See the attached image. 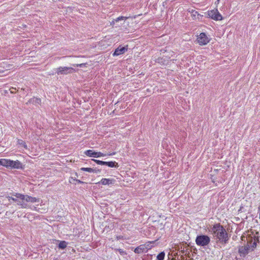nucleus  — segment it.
<instances>
[{
    "label": "nucleus",
    "instance_id": "obj_3",
    "mask_svg": "<svg viewBox=\"0 0 260 260\" xmlns=\"http://www.w3.org/2000/svg\"><path fill=\"white\" fill-rule=\"evenodd\" d=\"M4 166L7 168L17 169H23V165L22 163L18 160L14 161L8 159H4Z\"/></svg>",
    "mask_w": 260,
    "mask_h": 260
},
{
    "label": "nucleus",
    "instance_id": "obj_33",
    "mask_svg": "<svg viewBox=\"0 0 260 260\" xmlns=\"http://www.w3.org/2000/svg\"><path fill=\"white\" fill-rule=\"evenodd\" d=\"M95 169V171L93 172V173H98V172H100V170H96L95 169Z\"/></svg>",
    "mask_w": 260,
    "mask_h": 260
},
{
    "label": "nucleus",
    "instance_id": "obj_28",
    "mask_svg": "<svg viewBox=\"0 0 260 260\" xmlns=\"http://www.w3.org/2000/svg\"><path fill=\"white\" fill-rule=\"evenodd\" d=\"M4 159H0V166H4L3 163H4Z\"/></svg>",
    "mask_w": 260,
    "mask_h": 260
},
{
    "label": "nucleus",
    "instance_id": "obj_30",
    "mask_svg": "<svg viewBox=\"0 0 260 260\" xmlns=\"http://www.w3.org/2000/svg\"><path fill=\"white\" fill-rule=\"evenodd\" d=\"M115 153H116V152H113L112 153H107V154H107L106 156H111V155H115Z\"/></svg>",
    "mask_w": 260,
    "mask_h": 260
},
{
    "label": "nucleus",
    "instance_id": "obj_25",
    "mask_svg": "<svg viewBox=\"0 0 260 260\" xmlns=\"http://www.w3.org/2000/svg\"><path fill=\"white\" fill-rule=\"evenodd\" d=\"M10 92L11 93H15L16 92V88H14V87H11L10 89Z\"/></svg>",
    "mask_w": 260,
    "mask_h": 260
},
{
    "label": "nucleus",
    "instance_id": "obj_27",
    "mask_svg": "<svg viewBox=\"0 0 260 260\" xmlns=\"http://www.w3.org/2000/svg\"><path fill=\"white\" fill-rule=\"evenodd\" d=\"M16 202L17 203V205L21 206V207L22 208H25V207L21 202L18 201V202Z\"/></svg>",
    "mask_w": 260,
    "mask_h": 260
},
{
    "label": "nucleus",
    "instance_id": "obj_26",
    "mask_svg": "<svg viewBox=\"0 0 260 260\" xmlns=\"http://www.w3.org/2000/svg\"><path fill=\"white\" fill-rule=\"evenodd\" d=\"M191 13L192 15L193 16H195L196 14H198V12L194 10H192Z\"/></svg>",
    "mask_w": 260,
    "mask_h": 260
},
{
    "label": "nucleus",
    "instance_id": "obj_37",
    "mask_svg": "<svg viewBox=\"0 0 260 260\" xmlns=\"http://www.w3.org/2000/svg\"><path fill=\"white\" fill-rule=\"evenodd\" d=\"M180 252H181V253H184L185 251H184V250H181Z\"/></svg>",
    "mask_w": 260,
    "mask_h": 260
},
{
    "label": "nucleus",
    "instance_id": "obj_1",
    "mask_svg": "<svg viewBox=\"0 0 260 260\" xmlns=\"http://www.w3.org/2000/svg\"><path fill=\"white\" fill-rule=\"evenodd\" d=\"M215 240L222 244L228 243L229 237L224 227L220 223L214 224L210 230Z\"/></svg>",
    "mask_w": 260,
    "mask_h": 260
},
{
    "label": "nucleus",
    "instance_id": "obj_20",
    "mask_svg": "<svg viewBox=\"0 0 260 260\" xmlns=\"http://www.w3.org/2000/svg\"><path fill=\"white\" fill-rule=\"evenodd\" d=\"M18 142L19 144L21 145L23 147H24L25 148H27V146H26V144L25 142L24 141H23V140H18Z\"/></svg>",
    "mask_w": 260,
    "mask_h": 260
},
{
    "label": "nucleus",
    "instance_id": "obj_16",
    "mask_svg": "<svg viewBox=\"0 0 260 260\" xmlns=\"http://www.w3.org/2000/svg\"><path fill=\"white\" fill-rule=\"evenodd\" d=\"M12 195L16 197L17 198L22 200H25V195L19 193H13Z\"/></svg>",
    "mask_w": 260,
    "mask_h": 260
},
{
    "label": "nucleus",
    "instance_id": "obj_17",
    "mask_svg": "<svg viewBox=\"0 0 260 260\" xmlns=\"http://www.w3.org/2000/svg\"><path fill=\"white\" fill-rule=\"evenodd\" d=\"M165 256V253L164 251L160 252L156 257L157 260H164Z\"/></svg>",
    "mask_w": 260,
    "mask_h": 260
},
{
    "label": "nucleus",
    "instance_id": "obj_12",
    "mask_svg": "<svg viewBox=\"0 0 260 260\" xmlns=\"http://www.w3.org/2000/svg\"><path fill=\"white\" fill-rule=\"evenodd\" d=\"M28 102L29 103L35 105H40L41 103V100L40 98L34 97L33 98H31L30 99H29Z\"/></svg>",
    "mask_w": 260,
    "mask_h": 260
},
{
    "label": "nucleus",
    "instance_id": "obj_21",
    "mask_svg": "<svg viewBox=\"0 0 260 260\" xmlns=\"http://www.w3.org/2000/svg\"><path fill=\"white\" fill-rule=\"evenodd\" d=\"M106 155H107L106 154H104L101 152H96V158L102 157V156H105Z\"/></svg>",
    "mask_w": 260,
    "mask_h": 260
},
{
    "label": "nucleus",
    "instance_id": "obj_9",
    "mask_svg": "<svg viewBox=\"0 0 260 260\" xmlns=\"http://www.w3.org/2000/svg\"><path fill=\"white\" fill-rule=\"evenodd\" d=\"M134 252L136 253H138V254H141L144 252L146 253L147 252V248L145 245L142 244V245H140V246L137 247L135 249Z\"/></svg>",
    "mask_w": 260,
    "mask_h": 260
},
{
    "label": "nucleus",
    "instance_id": "obj_38",
    "mask_svg": "<svg viewBox=\"0 0 260 260\" xmlns=\"http://www.w3.org/2000/svg\"><path fill=\"white\" fill-rule=\"evenodd\" d=\"M75 175L76 176L78 177V174L77 173H75Z\"/></svg>",
    "mask_w": 260,
    "mask_h": 260
},
{
    "label": "nucleus",
    "instance_id": "obj_5",
    "mask_svg": "<svg viewBox=\"0 0 260 260\" xmlns=\"http://www.w3.org/2000/svg\"><path fill=\"white\" fill-rule=\"evenodd\" d=\"M209 17L214 20H221L222 19L221 15L217 9L209 11L208 12Z\"/></svg>",
    "mask_w": 260,
    "mask_h": 260
},
{
    "label": "nucleus",
    "instance_id": "obj_22",
    "mask_svg": "<svg viewBox=\"0 0 260 260\" xmlns=\"http://www.w3.org/2000/svg\"><path fill=\"white\" fill-rule=\"evenodd\" d=\"M126 18L125 17H123V16H120L118 18H117L116 19H115V21L116 22H118L120 20H125Z\"/></svg>",
    "mask_w": 260,
    "mask_h": 260
},
{
    "label": "nucleus",
    "instance_id": "obj_36",
    "mask_svg": "<svg viewBox=\"0 0 260 260\" xmlns=\"http://www.w3.org/2000/svg\"><path fill=\"white\" fill-rule=\"evenodd\" d=\"M119 251L120 252V253H122L123 252V250L122 249H119Z\"/></svg>",
    "mask_w": 260,
    "mask_h": 260
},
{
    "label": "nucleus",
    "instance_id": "obj_4",
    "mask_svg": "<svg viewBox=\"0 0 260 260\" xmlns=\"http://www.w3.org/2000/svg\"><path fill=\"white\" fill-rule=\"evenodd\" d=\"M75 72V70L71 67H60L56 69V73L59 75H67L69 74H72Z\"/></svg>",
    "mask_w": 260,
    "mask_h": 260
},
{
    "label": "nucleus",
    "instance_id": "obj_34",
    "mask_svg": "<svg viewBox=\"0 0 260 260\" xmlns=\"http://www.w3.org/2000/svg\"><path fill=\"white\" fill-rule=\"evenodd\" d=\"M258 212H259V218H260V205L258 207Z\"/></svg>",
    "mask_w": 260,
    "mask_h": 260
},
{
    "label": "nucleus",
    "instance_id": "obj_35",
    "mask_svg": "<svg viewBox=\"0 0 260 260\" xmlns=\"http://www.w3.org/2000/svg\"><path fill=\"white\" fill-rule=\"evenodd\" d=\"M185 255H187L188 257H190V256H189V252H188L187 253H186Z\"/></svg>",
    "mask_w": 260,
    "mask_h": 260
},
{
    "label": "nucleus",
    "instance_id": "obj_13",
    "mask_svg": "<svg viewBox=\"0 0 260 260\" xmlns=\"http://www.w3.org/2000/svg\"><path fill=\"white\" fill-rule=\"evenodd\" d=\"M84 154L88 156L96 158V152L92 150H87L84 152Z\"/></svg>",
    "mask_w": 260,
    "mask_h": 260
},
{
    "label": "nucleus",
    "instance_id": "obj_24",
    "mask_svg": "<svg viewBox=\"0 0 260 260\" xmlns=\"http://www.w3.org/2000/svg\"><path fill=\"white\" fill-rule=\"evenodd\" d=\"M7 198L8 199L9 201L12 200L15 202H18V200L12 197L8 196Z\"/></svg>",
    "mask_w": 260,
    "mask_h": 260
},
{
    "label": "nucleus",
    "instance_id": "obj_15",
    "mask_svg": "<svg viewBox=\"0 0 260 260\" xmlns=\"http://www.w3.org/2000/svg\"><path fill=\"white\" fill-rule=\"evenodd\" d=\"M68 245V243L65 241H60L58 245V247L60 249H64Z\"/></svg>",
    "mask_w": 260,
    "mask_h": 260
},
{
    "label": "nucleus",
    "instance_id": "obj_29",
    "mask_svg": "<svg viewBox=\"0 0 260 260\" xmlns=\"http://www.w3.org/2000/svg\"><path fill=\"white\" fill-rule=\"evenodd\" d=\"M78 183H79V184H84L85 182L81 181L80 180H79V179H77L76 180V181Z\"/></svg>",
    "mask_w": 260,
    "mask_h": 260
},
{
    "label": "nucleus",
    "instance_id": "obj_6",
    "mask_svg": "<svg viewBox=\"0 0 260 260\" xmlns=\"http://www.w3.org/2000/svg\"><path fill=\"white\" fill-rule=\"evenodd\" d=\"M197 41L200 45H206L210 41V39L205 32H202L198 36Z\"/></svg>",
    "mask_w": 260,
    "mask_h": 260
},
{
    "label": "nucleus",
    "instance_id": "obj_39",
    "mask_svg": "<svg viewBox=\"0 0 260 260\" xmlns=\"http://www.w3.org/2000/svg\"><path fill=\"white\" fill-rule=\"evenodd\" d=\"M0 73H3V71H1V70H0Z\"/></svg>",
    "mask_w": 260,
    "mask_h": 260
},
{
    "label": "nucleus",
    "instance_id": "obj_8",
    "mask_svg": "<svg viewBox=\"0 0 260 260\" xmlns=\"http://www.w3.org/2000/svg\"><path fill=\"white\" fill-rule=\"evenodd\" d=\"M249 249L250 246L249 245L245 246H239L238 252L241 256L245 257L248 253Z\"/></svg>",
    "mask_w": 260,
    "mask_h": 260
},
{
    "label": "nucleus",
    "instance_id": "obj_19",
    "mask_svg": "<svg viewBox=\"0 0 260 260\" xmlns=\"http://www.w3.org/2000/svg\"><path fill=\"white\" fill-rule=\"evenodd\" d=\"M91 160L95 162L98 165H105L106 164V161H104L102 160H97L95 159H91Z\"/></svg>",
    "mask_w": 260,
    "mask_h": 260
},
{
    "label": "nucleus",
    "instance_id": "obj_11",
    "mask_svg": "<svg viewBox=\"0 0 260 260\" xmlns=\"http://www.w3.org/2000/svg\"><path fill=\"white\" fill-rule=\"evenodd\" d=\"M25 201H26L27 202H31V203H35V202H39L40 199H37L35 197H32L26 195L25 198Z\"/></svg>",
    "mask_w": 260,
    "mask_h": 260
},
{
    "label": "nucleus",
    "instance_id": "obj_23",
    "mask_svg": "<svg viewBox=\"0 0 260 260\" xmlns=\"http://www.w3.org/2000/svg\"><path fill=\"white\" fill-rule=\"evenodd\" d=\"M76 177H70V180H69V182L71 183H74L73 181H76Z\"/></svg>",
    "mask_w": 260,
    "mask_h": 260
},
{
    "label": "nucleus",
    "instance_id": "obj_10",
    "mask_svg": "<svg viewBox=\"0 0 260 260\" xmlns=\"http://www.w3.org/2000/svg\"><path fill=\"white\" fill-rule=\"evenodd\" d=\"M115 181V180L113 179L103 178L98 183L102 185H110L113 184Z\"/></svg>",
    "mask_w": 260,
    "mask_h": 260
},
{
    "label": "nucleus",
    "instance_id": "obj_7",
    "mask_svg": "<svg viewBox=\"0 0 260 260\" xmlns=\"http://www.w3.org/2000/svg\"><path fill=\"white\" fill-rule=\"evenodd\" d=\"M127 46L124 47H121V46H119L115 50L114 53H113V56H116L123 54L127 50Z\"/></svg>",
    "mask_w": 260,
    "mask_h": 260
},
{
    "label": "nucleus",
    "instance_id": "obj_31",
    "mask_svg": "<svg viewBox=\"0 0 260 260\" xmlns=\"http://www.w3.org/2000/svg\"><path fill=\"white\" fill-rule=\"evenodd\" d=\"M256 243H255V242H254L252 243V247H253V248H254V247H256Z\"/></svg>",
    "mask_w": 260,
    "mask_h": 260
},
{
    "label": "nucleus",
    "instance_id": "obj_2",
    "mask_svg": "<svg viewBox=\"0 0 260 260\" xmlns=\"http://www.w3.org/2000/svg\"><path fill=\"white\" fill-rule=\"evenodd\" d=\"M196 243L197 245L205 247L210 243V238L206 235H198L196 238Z\"/></svg>",
    "mask_w": 260,
    "mask_h": 260
},
{
    "label": "nucleus",
    "instance_id": "obj_18",
    "mask_svg": "<svg viewBox=\"0 0 260 260\" xmlns=\"http://www.w3.org/2000/svg\"><path fill=\"white\" fill-rule=\"evenodd\" d=\"M81 170L89 173H92L95 171V169L90 168H81Z\"/></svg>",
    "mask_w": 260,
    "mask_h": 260
},
{
    "label": "nucleus",
    "instance_id": "obj_14",
    "mask_svg": "<svg viewBox=\"0 0 260 260\" xmlns=\"http://www.w3.org/2000/svg\"><path fill=\"white\" fill-rule=\"evenodd\" d=\"M105 165L110 168H118L119 167L118 163L115 161H106Z\"/></svg>",
    "mask_w": 260,
    "mask_h": 260
},
{
    "label": "nucleus",
    "instance_id": "obj_32",
    "mask_svg": "<svg viewBox=\"0 0 260 260\" xmlns=\"http://www.w3.org/2000/svg\"><path fill=\"white\" fill-rule=\"evenodd\" d=\"M84 64L83 63H81V64H77V67H82L83 66Z\"/></svg>",
    "mask_w": 260,
    "mask_h": 260
}]
</instances>
